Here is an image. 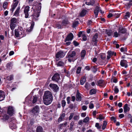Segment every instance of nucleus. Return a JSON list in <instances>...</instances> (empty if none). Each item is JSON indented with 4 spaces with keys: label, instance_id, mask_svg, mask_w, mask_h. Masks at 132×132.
Here are the masks:
<instances>
[{
    "label": "nucleus",
    "instance_id": "nucleus-1",
    "mask_svg": "<svg viewBox=\"0 0 132 132\" xmlns=\"http://www.w3.org/2000/svg\"><path fill=\"white\" fill-rule=\"evenodd\" d=\"M76 52L74 51L69 52L67 55L68 58V60L70 62H74L75 60V56L76 55Z\"/></svg>",
    "mask_w": 132,
    "mask_h": 132
},
{
    "label": "nucleus",
    "instance_id": "nucleus-2",
    "mask_svg": "<svg viewBox=\"0 0 132 132\" xmlns=\"http://www.w3.org/2000/svg\"><path fill=\"white\" fill-rule=\"evenodd\" d=\"M18 24V20L15 18H13L11 20L10 27L11 29L13 30Z\"/></svg>",
    "mask_w": 132,
    "mask_h": 132
},
{
    "label": "nucleus",
    "instance_id": "nucleus-3",
    "mask_svg": "<svg viewBox=\"0 0 132 132\" xmlns=\"http://www.w3.org/2000/svg\"><path fill=\"white\" fill-rule=\"evenodd\" d=\"M98 34H95L93 36L92 43L93 46H97V41Z\"/></svg>",
    "mask_w": 132,
    "mask_h": 132
},
{
    "label": "nucleus",
    "instance_id": "nucleus-4",
    "mask_svg": "<svg viewBox=\"0 0 132 132\" xmlns=\"http://www.w3.org/2000/svg\"><path fill=\"white\" fill-rule=\"evenodd\" d=\"M43 98L52 99V96L51 93L48 91H45L44 94Z\"/></svg>",
    "mask_w": 132,
    "mask_h": 132
},
{
    "label": "nucleus",
    "instance_id": "nucleus-5",
    "mask_svg": "<svg viewBox=\"0 0 132 132\" xmlns=\"http://www.w3.org/2000/svg\"><path fill=\"white\" fill-rule=\"evenodd\" d=\"M15 35L16 37H22L23 36L22 35H24V32L23 31L22 32H19L17 29H15L14 30Z\"/></svg>",
    "mask_w": 132,
    "mask_h": 132
},
{
    "label": "nucleus",
    "instance_id": "nucleus-6",
    "mask_svg": "<svg viewBox=\"0 0 132 132\" xmlns=\"http://www.w3.org/2000/svg\"><path fill=\"white\" fill-rule=\"evenodd\" d=\"M49 86L54 92L57 91L59 89L58 87L56 84L51 83L50 84Z\"/></svg>",
    "mask_w": 132,
    "mask_h": 132
},
{
    "label": "nucleus",
    "instance_id": "nucleus-7",
    "mask_svg": "<svg viewBox=\"0 0 132 132\" xmlns=\"http://www.w3.org/2000/svg\"><path fill=\"white\" fill-rule=\"evenodd\" d=\"M40 12V10L39 9L37 11H36V12L33 15L32 19L33 20L35 21L38 20V19L37 18L39 16Z\"/></svg>",
    "mask_w": 132,
    "mask_h": 132
},
{
    "label": "nucleus",
    "instance_id": "nucleus-8",
    "mask_svg": "<svg viewBox=\"0 0 132 132\" xmlns=\"http://www.w3.org/2000/svg\"><path fill=\"white\" fill-rule=\"evenodd\" d=\"M52 99L43 98V101L44 104L47 105L50 104L52 101Z\"/></svg>",
    "mask_w": 132,
    "mask_h": 132
},
{
    "label": "nucleus",
    "instance_id": "nucleus-9",
    "mask_svg": "<svg viewBox=\"0 0 132 132\" xmlns=\"http://www.w3.org/2000/svg\"><path fill=\"white\" fill-rule=\"evenodd\" d=\"M65 55V54L63 51H60L58 52L56 54V58H61L63 57Z\"/></svg>",
    "mask_w": 132,
    "mask_h": 132
},
{
    "label": "nucleus",
    "instance_id": "nucleus-10",
    "mask_svg": "<svg viewBox=\"0 0 132 132\" xmlns=\"http://www.w3.org/2000/svg\"><path fill=\"white\" fill-rule=\"evenodd\" d=\"M29 7L27 6H26L24 9V12L25 15V17L26 18H28L29 13L28 12L29 10Z\"/></svg>",
    "mask_w": 132,
    "mask_h": 132
},
{
    "label": "nucleus",
    "instance_id": "nucleus-11",
    "mask_svg": "<svg viewBox=\"0 0 132 132\" xmlns=\"http://www.w3.org/2000/svg\"><path fill=\"white\" fill-rule=\"evenodd\" d=\"M126 29L122 26H120L118 28L119 33L124 34L126 32Z\"/></svg>",
    "mask_w": 132,
    "mask_h": 132
},
{
    "label": "nucleus",
    "instance_id": "nucleus-12",
    "mask_svg": "<svg viewBox=\"0 0 132 132\" xmlns=\"http://www.w3.org/2000/svg\"><path fill=\"white\" fill-rule=\"evenodd\" d=\"M60 79L59 75L57 73L55 74L52 78V80L57 81Z\"/></svg>",
    "mask_w": 132,
    "mask_h": 132
},
{
    "label": "nucleus",
    "instance_id": "nucleus-13",
    "mask_svg": "<svg viewBox=\"0 0 132 132\" xmlns=\"http://www.w3.org/2000/svg\"><path fill=\"white\" fill-rule=\"evenodd\" d=\"M101 11V10L100 9V8L98 6H96V7L94 11V13L96 18L97 17L98 12Z\"/></svg>",
    "mask_w": 132,
    "mask_h": 132
},
{
    "label": "nucleus",
    "instance_id": "nucleus-14",
    "mask_svg": "<svg viewBox=\"0 0 132 132\" xmlns=\"http://www.w3.org/2000/svg\"><path fill=\"white\" fill-rule=\"evenodd\" d=\"M108 55L107 57L108 59H109L110 58L112 55L114 54V55L116 56V53H114L113 52H112L111 51H109L107 52Z\"/></svg>",
    "mask_w": 132,
    "mask_h": 132
},
{
    "label": "nucleus",
    "instance_id": "nucleus-15",
    "mask_svg": "<svg viewBox=\"0 0 132 132\" xmlns=\"http://www.w3.org/2000/svg\"><path fill=\"white\" fill-rule=\"evenodd\" d=\"M39 111V108L38 106H36L32 110V113L35 114L38 113Z\"/></svg>",
    "mask_w": 132,
    "mask_h": 132
},
{
    "label": "nucleus",
    "instance_id": "nucleus-16",
    "mask_svg": "<svg viewBox=\"0 0 132 132\" xmlns=\"http://www.w3.org/2000/svg\"><path fill=\"white\" fill-rule=\"evenodd\" d=\"M14 109L12 106H9L8 108L7 113L10 115L12 116L13 114Z\"/></svg>",
    "mask_w": 132,
    "mask_h": 132
},
{
    "label": "nucleus",
    "instance_id": "nucleus-17",
    "mask_svg": "<svg viewBox=\"0 0 132 132\" xmlns=\"http://www.w3.org/2000/svg\"><path fill=\"white\" fill-rule=\"evenodd\" d=\"M120 64L122 67H124L125 68H127L128 67L127 61L125 60H122L121 61Z\"/></svg>",
    "mask_w": 132,
    "mask_h": 132
},
{
    "label": "nucleus",
    "instance_id": "nucleus-18",
    "mask_svg": "<svg viewBox=\"0 0 132 132\" xmlns=\"http://www.w3.org/2000/svg\"><path fill=\"white\" fill-rule=\"evenodd\" d=\"M73 36V34L72 33H70L66 37L65 42L69 40H71L72 39Z\"/></svg>",
    "mask_w": 132,
    "mask_h": 132
},
{
    "label": "nucleus",
    "instance_id": "nucleus-19",
    "mask_svg": "<svg viewBox=\"0 0 132 132\" xmlns=\"http://www.w3.org/2000/svg\"><path fill=\"white\" fill-rule=\"evenodd\" d=\"M5 97L4 92L2 90H0V101L3 100Z\"/></svg>",
    "mask_w": 132,
    "mask_h": 132
},
{
    "label": "nucleus",
    "instance_id": "nucleus-20",
    "mask_svg": "<svg viewBox=\"0 0 132 132\" xmlns=\"http://www.w3.org/2000/svg\"><path fill=\"white\" fill-rule=\"evenodd\" d=\"M76 100L77 101H81V94L79 93V91H77L76 94Z\"/></svg>",
    "mask_w": 132,
    "mask_h": 132
},
{
    "label": "nucleus",
    "instance_id": "nucleus-21",
    "mask_svg": "<svg viewBox=\"0 0 132 132\" xmlns=\"http://www.w3.org/2000/svg\"><path fill=\"white\" fill-rule=\"evenodd\" d=\"M11 6L12 8L11 9H10L11 11H12V12L14 10L17 6L18 4V1H16Z\"/></svg>",
    "mask_w": 132,
    "mask_h": 132
},
{
    "label": "nucleus",
    "instance_id": "nucleus-22",
    "mask_svg": "<svg viewBox=\"0 0 132 132\" xmlns=\"http://www.w3.org/2000/svg\"><path fill=\"white\" fill-rule=\"evenodd\" d=\"M30 23L31 24L30 27L28 28L27 30V31L29 32H30L32 30L35 24L34 22L33 21Z\"/></svg>",
    "mask_w": 132,
    "mask_h": 132
},
{
    "label": "nucleus",
    "instance_id": "nucleus-23",
    "mask_svg": "<svg viewBox=\"0 0 132 132\" xmlns=\"http://www.w3.org/2000/svg\"><path fill=\"white\" fill-rule=\"evenodd\" d=\"M20 10V6H18L16 11L15 12L14 15L16 16H18L19 15V13Z\"/></svg>",
    "mask_w": 132,
    "mask_h": 132
},
{
    "label": "nucleus",
    "instance_id": "nucleus-24",
    "mask_svg": "<svg viewBox=\"0 0 132 132\" xmlns=\"http://www.w3.org/2000/svg\"><path fill=\"white\" fill-rule=\"evenodd\" d=\"M123 109L124 112L125 113L129 111L130 108L128 106L127 104H125Z\"/></svg>",
    "mask_w": 132,
    "mask_h": 132
},
{
    "label": "nucleus",
    "instance_id": "nucleus-25",
    "mask_svg": "<svg viewBox=\"0 0 132 132\" xmlns=\"http://www.w3.org/2000/svg\"><path fill=\"white\" fill-rule=\"evenodd\" d=\"M95 2L94 0H90L88 2H86L85 3L88 5H93L94 4Z\"/></svg>",
    "mask_w": 132,
    "mask_h": 132
},
{
    "label": "nucleus",
    "instance_id": "nucleus-26",
    "mask_svg": "<svg viewBox=\"0 0 132 132\" xmlns=\"http://www.w3.org/2000/svg\"><path fill=\"white\" fill-rule=\"evenodd\" d=\"M65 116V114L63 113L62 114L58 119V121L59 122H60L64 119Z\"/></svg>",
    "mask_w": 132,
    "mask_h": 132
},
{
    "label": "nucleus",
    "instance_id": "nucleus-27",
    "mask_svg": "<svg viewBox=\"0 0 132 132\" xmlns=\"http://www.w3.org/2000/svg\"><path fill=\"white\" fill-rule=\"evenodd\" d=\"M105 33L108 36H110L112 35V30H111L106 29V30Z\"/></svg>",
    "mask_w": 132,
    "mask_h": 132
},
{
    "label": "nucleus",
    "instance_id": "nucleus-28",
    "mask_svg": "<svg viewBox=\"0 0 132 132\" xmlns=\"http://www.w3.org/2000/svg\"><path fill=\"white\" fill-rule=\"evenodd\" d=\"M86 78L85 77H82L80 79V84L82 85H83L86 81Z\"/></svg>",
    "mask_w": 132,
    "mask_h": 132
},
{
    "label": "nucleus",
    "instance_id": "nucleus-29",
    "mask_svg": "<svg viewBox=\"0 0 132 132\" xmlns=\"http://www.w3.org/2000/svg\"><path fill=\"white\" fill-rule=\"evenodd\" d=\"M87 11L85 10H83L80 13V15L81 16H83L86 14Z\"/></svg>",
    "mask_w": 132,
    "mask_h": 132
},
{
    "label": "nucleus",
    "instance_id": "nucleus-30",
    "mask_svg": "<svg viewBox=\"0 0 132 132\" xmlns=\"http://www.w3.org/2000/svg\"><path fill=\"white\" fill-rule=\"evenodd\" d=\"M96 92V90L95 89H93L90 90L89 94L90 95L95 94Z\"/></svg>",
    "mask_w": 132,
    "mask_h": 132
},
{
    "label": "nucleus",
    "instance_id": "nucleus-31",
    "mask_svg": "<svg viewBox=\"0 0 132 132\" xmlns=\"http://www.w3.org/2000/svg\"><path fill=\"white\" fill-rule=\"evenodd\" d=\"M42 128L41 126H39L37 127L36 129L37 132H42Z\"/></svg>",
    "mask_w": 132,
    "mask_h": 132
},
{
    "label": "nucleus",
    "instance_id": "nucleus-32",
    "mask_svg": "<svg viewBox=\"0 0 132 132\" xmlns=\"http://www.w3.org/2000/svg\"><path fill=\"white\" fill-rule=\"evenodd\" d=\"M107 123L106 121H104L103 123V126L102 128L103 130H104L106 128V126L107 125Z\"/></svg>",
    "mask_w": 132,
    "mask_h": 132
},
{
    "label": "nucleus",
    "instance_id": "nucleus-33",
    "mask_svg": "<svg viewBox=\"0 0 132 132\" xmlns=\"http://www.w3.org/2000/svg\"><path fill=\"white\" fill-rule=\"evenodd\" d=\"M78 21H75L73 22V23L72 27L73 28L77 26L78 24Z\"/></svg>",
    "mask_w": 132,
    "mask_h": 132
},
{
    "label": "nucleus",
    "instance_id": "nucleus-34",
    "mask_svg": "<svg viewBox=\"0 0 132 132\" xmlns=\"http://www.w3.org/2000/svg\"><path fill=\"white\" fill-rule=\"evenodd\" d=\"M97 119H99L100 121H101L102 119H104V117L102 115L100 114L98 117L96 118Z\"/></svg>",
    "mask_w": 132,
    "mask_h": 132
},
{
    "label": "nucleus",
    "instance_id": "nucleus-35",
    "mask_svg": "<svg viewBox=\"0 0 132 132\" xmlns=\"http://www.w3.org/2000/svg\"><path fill=\"white\" fill-rule=\"evenodd\" d=\"M104 81L103 80H100L98 82V85L100 86H101L103 84Z\"/></svg>",
    "mask_w": 132,
    "mask_h": 132
},
{
    "label": "nucleus",
    "instance_id": "nucleus-36",
    "mask_svg": "<svg viewBox=\"0 0 132 132\" xmlns=\"http://www.w3.org/2000/svg\"><path fill=\"white\" fill-rule=\"evenodd\" d=\"M86 54V51L85 50H82L81 53V56L82 57H84Z\"/></svg>",
    "mask_w": 132,
    "mask_h": 132
},
{
    "label": "nucleus",
    "instance_id": "nucleus-37",
    "mask_svg": "<svg viewBox=\"0 0 132 132\" xmlns=\"http://www.w3.org/2000/svg\"><path fill=\"white\" fill-rule=\"evenodd\" d=\"M64 65V63L61 61H59L57 65L58 66H62Z\"/></svg>",
    "mask_w": 132,
    "mask_h": 132
},
{
    "label": "nucleus",
    "instance_id": "nucleus-38",
    "mask_svg": "<svg viewBox=\"0 0 132 132\" xmlns=\"http://www.w3.org/2000/svg\"><path fill=\"white\" fill-rule=\"evenodd\" d=\"M74 125V123L73 122H71L70 124V129L71 130L73 129V126Z\"/></svg>",
    "mask_w": 132,
    "mask_h": 132
},
{
    "label": "nucleus",
    "instance_id": "nucleus-39",
    "mask_svg": "<svg viewBox=\"0 0 132 132\" xmlns=\"http://www.w3.org/2000/svg\"><path fill=\"white\" fill-rule=\"evenodd\" d=\"M89 117H87L84 119L83 122L85 123H87L89 121Z\"/></svg>",
    "mask_w": 132,
    "mask_h": 132
},
{
    "label": "nucleus",
    "instance_id": "nucleus-40",
    "mask_svg": "<svg viewBox=\"0 0 132 132\" xmlns=\"http://www.w3.org/2000/svg\"><path fill=\"white\" fill-rule=\"evenodd\" d=\"M37 97L35 96H34L33 99V100L32 101V103H36L37 101Z\"/></svg>",
    "mask_w": 132,
    "mask_h": 132
},
{
    "label": "nucleus",
    "instance_id": "nucleus-41",
    "mask_svg": "<svg viewBox=\"0 0 132 132\" xmlns=\"http://www.w3.org/2000/svg\"><path fill=\"white\" fill-rule=\"evenodd\" d=\"M73 119L74 120H77L79 119V115H76L73 118Z\"/></svg>",
    "mask_w": 132,
    "mask_h": 132
},
{
    "label": "nucleus",
    "instance_id": "nucleus-42",
    "mask_svg": "<svg viewBox=\"0 0 132 132\" xmlns=\"http://www.w3.org/2000/svg\"><path fill=\"white\" fill-rule=\"evenodd\" d=\"M8 5L7 2H4L3 4V7L4 9H6L7 8V6Z\"/></svg>",
    "mask_w": 132,
    "mask_h": 132
},
{
    "label": "nucleus",
    "instance_id": "nucleus-43",
    "mask_svg": "<svg viewBox=\"0 0 132 132\" xmlns=\"http://www.w3.org/2000/svg\"><path fill=\"white\" fill-rule=\"evenodd\" d=\"M82 37L83 40L86 41L87 40L86 36L85 34H82Z\"/></svg>",
    "mask_w": 132,
    "mask_h": 132
},
{
    "label": "nucleus",
    "instance_id": "nucleus-44",
    "mask_svg": "<svg viewBox=\"0 0 132 132\" xmlns=\"http://www.w3.org/2000/svg\"><path fill=\"white\" fill-rule=\"evenodd\" d=\"M115 93L117 94L119 92V90L117 86H116L114 87V90Z\"/></svg>",
    "mask_w": 132,
    "mask_h": 132
},
{
    "label": "nucleus",
    "instance_id": "nucleus-45",
    "mask_svg": "<svg viewBox=\"0 0 132 132\" xmlns=\"http://www.w3.org/2000/svg\"><path fill=\"white\" fill-rule=\"evenodd\" d=\"M130 17V13L129 12H126V15L125 16V18L126 19L128 18H129Z\"/></svg>",
    "mask_w": 132,
    "mask_h": 132
},
{
    "label": "nucleus",
    "instance_id": "nucleus-46",
    "mask_svg": "<svg viewBox=\"0 0 132 132\" xmlns=\"http://www.w3.org/2000/svg\"><path fill=\"white\" fill-rule=\"evenodd\" d=\"M13 76L12 75L8 76L7 78V80L9 81L12 80L13 79Z\"/></svg>",
    "mask_w": 132,
    "mask_h": 132
},
{
    "label": "nucleus",
    "instance_id": "nucleus-47",
    "mask_svg": "<svg viewBox=\"0 0 132 132\" xmlns=\"http://www.w3.org/2000/svg\"><path fill=\"white\" fill-rule=\"evenodd\" d=\"M69 23V21L67 20H63L62 23V24L63 25H65Z\"/></svg>",
    "mask_w": 132,
    "mask_h": 132
},
{
    "label": "nucleus",
    "instance_id": "nucleus-48",
    "mask_svg": "<svg viewBox=\"0 0 132 132\" xmlns=\"http://www.w3.org/2000/svg\"><path fill=\"white\" fill-rule=\"evenodd\" d=\"M94 108L93 104L91 102L90 103L89 105V108L90 109H92Z\"/></svg>",
    "mask_w": 132,
    "mask_h": 132
},
{
    "label": "nucleus",
    "instance_id": "nucleus-49",
    "mask_svg": "<svg viewBox=\"0 0 132 132\" xmlns=\"http://www.w3.org/2000/svg\"><path fill=\"white\" fill-rule=\"evenodd\" d=\"M120 33H118L117 31H115L114 33V36L115 37H118V36H119Z\"/></svg>",
    "mask_w": 132,
    "mask_h": 132
},
{
    "label": "nucleus",
    "instance_id": "nucleus-50",
    "mask_svg": "<svg viewBox=\"0 0 132 132\" xmlns=\"http://www.w3.org/2000/svg\"><path fill=\"white\" fill-rule=\"evenodd\" d=\"M81 68L80 67H78L76 71V73L79 74L80 73L81 70Z\"/></svg>",
    "mask_w": 132,
    "mask_h": 132
},
{
    "label": "nucleus",
    "instance_id": "nucleus-51",
    "mask_svg": "<svg viewBox=\"0 0 132 132\" xmlns=\"http://www.w3.org/2000/svg\"><path fill=\"white\" fill-rule=\"evenodd\" d=\"M102 60L104 59L106 57L105 55L104 54H100Z\"/></svg>",
    "mask_w": 132,
    "mask_h": 132
},
{
    "label": "nucleus",
    "instance_id": "nucleus-52",
    "mask_svg": "<svg viewBox=\"0 0 132 132\" xmlns=\"http://www.w3.org/2000/svg\"><path fill=\"white\" fill-rule=\"evenodd\" d=\"M95 126L98 129H100L101 128V126H100L99 123H96Z\"/></svg>",
    "mask_w": 132,
    "mask_h": 132
},
{
    "label": "nucleus",
    "instance_id": "nucleus-53",
    "mask_svg": "<svg viewBox=\"0 0 132 132\" xmlns=\"http://www.w3.org/2000/svg\"><path fill=\"white\" fill-rule=\"evenodd\" d=\"M3 119L5 120H7L9 118V116L7 115H5L3 116Z\"/></svg>",
    "mask_w": 132,
    "mask_h": 132
},
{
    "label": "nucleus",
    "instance_id": "nucleus-54",
    "mask_svg": "<svg viewBox=\"0 0 132 132\" xmlns=\"http://www.w3.org/2000/svg\"><path fill=\"white\" fill-rule=\"evenodd\" d=\"M62 106L63 107H64L66 104V102L64 100H63L62 101Z\"/></svg>",
    "mask_w": 132,
    "mask_h": 132
},
{
    "label": "nucleus",
    "instance_id": "nucleus-55",
    "mask_svg": "<svg viewBox=\"0 0 132 132\" xmlns=\"http://www.w3.org/2000/svg\"><path fill=\"white\" fill-rule=\"evenodd\" d=\"M73 113H71L70 114V115L69 117V120H70L72 119L73 117Z\"/></svg>",
    "mask_w": 132,
    "mask_h": 132
},
{
    "label": "nucleus",
    "instance_id": "nucleus-56",
    "mask_svg": "<svg viewBox=\"0 0 132 132\" xmlns=\"http://www.w3.org/2000/svg\"><path fill=\"white\" fill-rule=\"evenodd\" d=\"M56 27L58 29L61 28V25L59 23H58L56 25Z\"/></svg>",
    "mask_w": 132,
    "mask_h": 132
},
{
    "label": "nucleus",
    "instance_id": "nucleus-57",
    "mask_svg": "<svg viewBox=\"0 0 132 132\" xmlns=\"http://www.w3.org/2000/svg\"><path fill=\"white\" fill-rule=\"evenodd\" d=\"M87 106L85 105H83L82 107V109L84 110H86L87 109Z\"/></svg>",
    "mask_w": 132,
    "mask_h": 132
},
{
    "label": "nucleus",
    "instance_id": "nucleus-58",
    "mask_svg": "<svg viewBox=\"0 0 132 132\" xmlns=\"http://www.w3.org/2000/svg\"><path fill=\"white\" fill-rule=\"evenodd\" d=\"M111 119L112 120H113L114 122H116V118L113 116L111 117Z\"/></svg>",
    "mask_w": 132,
    "mask_h": 132
},
{
    "label": "nucleus",
    "instance_id": "nucleus-59",
    "mask_svg": "<svg viewBox=\"0 0 132 132\" xmlns=\"http://www.w3.org/2000/svg\"><path fill=\"white\" fill-rule=\"evenodd\" d=\"M73 43L74 44L75 46H77L79 44L78 43H77V42L75 41H73Z\"/></svg>",
    "mask_w": 132,
    "mask_h": 132
},
{
    "label": "nucleus",
    "instance_id": "nucleus-60",
    "mask_svg": "<svg viewBox=\"0 0 132 132\" xmlns=\"http://www.w3.org/2000/svg\"><path fill=\"white\" fill-rule=\"evenodd\" d=\"M14 52L13 51H11L9 53V55L10 56L14 54Z\"/></svg>",
    "mask_w": 132,
    "mask_h": 132
},
{
    "label": "nucleus",
    "instance_id": "nucleus-61",
    "mask_svg": "<svg viewBox=\"0 0 132 132\" xmlns=\"http://www.w3.org/2000/svg\"><path fill=\"white\" fill-rule=\"evenodd\" d=\"M86 113H82L81 114V116L82 117H85L86 116Z\"/></svg>",
    "mask_w": 132,
    "mask_h": 132
},
{
    "label": "nucleus",
    "instance_id": "nucleus-62",
    "mask_svg": "<svg viewBox=\"0 0 132 132\" xmlns=\"http://www.w3.org/2000/svg\"><path fill=\"white\" fill-rule=\"evenodd\" d=\"M119 117L120 118H122L124 117V115L123 114H120L119 115Z\"/></svg>",
    "mask_w": 132,
    "mask_h": 132
},
{
    "label": "nucleus",
    "instance_id": "nucleus-63",
    "mask_svg": "<svg viewBox=\"0 0 132 132\" xmlns=\"http://www.w3.org/2000/svg\"><path fill=\"white\" fill-rule=\"evenodd\" d=\"M70 97H68L67 98V103L68 104H69L70 103Z\"/></svg>",
    "mask_w": 132,
    "mask_h": 132
},
{
    "label": "nucleus",
    "instance_id": "nucleus-64",
    "mask_svg": "<svg viewBox=\"0 0 132 132\" xmlns=\"http://www.w3.org/2000/svg\"><path fill=\"white\" fill-rule=\"evenodd\" d=\"M113 16L112 14L110 13H109L108 15V18H110L112 17Z\"/></svg>",
    "mask_w": 132,
    "mask_h": 132
}]
</instances>
